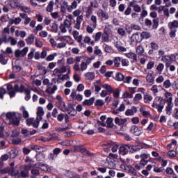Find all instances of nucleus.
<instances>
[{"label": "nucleus", "mask_w": 178, "mask_h": 178, "mask_svg": "<svg viewBox=\"0 0 178 178\" xmlns=\"http://www.w3.org/2000/svg\"><path fill=\"white\" fill-rule=\"evenodd\" d=\"M36 161H38V162H44V161H45V154H37Z\"/></svg>", "instance_id": "nucleus-43"}, {"label": "nucleus", "mask_w": 178, "mask_h": 178, "mask_svg": "<svg viewBox=\"0 0 178 178\" xmlns=\"http://www.w3.org/2000/svg\"><path fill=\"white\" fill-rule=\"evenodd\" d=\"M83 22V15H80L76 17V22L74 26V29H76V30H80L81 27V23Z\"/></svg>", "instance_id": "nucleus-18"}, {"label": "nucleus", "mask_w": 178, "mask_h": 178, "mask_svg": "<svg viewBox=\"0 0 178 178\" xmlns=\"http://www.w3.org/2000/svg\"><path fill=\"white\" fill-rule=\"evenodd\" d=\"M163 86L164 87V88H166V89L170 88V87H172V83L170 82V80L166 79L163 82Z\"/></svg>", "instance_id": "nucleus-54"}, {"label": "nucleus", "mask_w": 178, "mask_h": 178, "mask_svg": "<svg viewBox=\"0 0 178 178\" xmlns=\"http://www.w3.org/2000/svg\"><path fill=\"white\" fill-rule=\"evenodd\" d=\"M31 170V164L25 165L23 168L21 169L20 172L17 171L15 172V178H24L29 177V172Z\"/></svg>", "instance_id": "nucleus-3"}, {"label": "nucleus", "mask_w": 178, "mask_h": 178, "mask_svg": "<svg viewBox=\"0 0 178 178\" xmlns=\"http://www.w3.org/2000/svg\"><path fill=\"white\" fill-rule=\"evenodd\" d=\"M8 41L10 43V45L15 46L17 44V40L13 37H9Z\"/></svg>", "instance_id": "nucleus-56"}, {"label": "nucleus", "mask_w": 178, "mask_h": 178, "mask_svg": "<svg viewBox=\"0 0 178 178\" xmlns=\"http://www.w3.org/2000/svg\"><path fill=\"white\" fill-rule=\"evenodd\" d=\"M168 26L170 29V30H177V29H178V21L173 20L172 22H170L168 24Z\"/></svg>", "instance_id": "nucleus-20"}, {"label": "nucleus", "mask_w": 178, "mask_h": 178, "mask_svg": "<svg viewBox=\"0 0 178 178\" xmlns=\"http://www.w3.org/2000/svg\"><path fill=\"white\" fill-rule=\"evenodd\" d=\"M22 22V19L20 17H15V19H10L8 21V24H15L17 26L18 24H20V22Z\"/></svg>", "instance_id": "nucleus-27"}, {"label": "nucleus", "mask_w": 178, "mask_h": 178, "mask_svg": "<svg viewBox=\"0 0 178 178\" xmlns=\"http://www.w3.org/2000/svg\"><path fill=\"white\" fill-rule=\"evenodd\" d=\"M65 176L68 178H80V175L73 171L67 172Z\"/></svg>", "instance_id": "nucleus-26"}, {"label": "nucleus", "mask_w": 178, "mask_h": 178, "mask_svg": "<svg viewBox=\"0 0 178 178\" xmlns=\"http://www.w3.org/2000/svg\"><path fill=\"white\" fill-rule=\"evenodd\" d=\"M122 66L127 67L130 64V62L127 58H122L121 60Z\"/></svg>", "instance_id": "nucleus-63"}, {"label": "nucleus", "mask_w": 178, "mask_h": 178, "mask_svg": "<svg viewBox=\"0 0 178 178\" xmlns=\"http://www.w3.org/2000/svg\"><path fill=\"white\" fill-rule=\"evenodd\" d=\"M7 91H8V94L10 98H13L16 92L13 90V86L9 84L7 86Z\"/></svg>", "instance_id": "nucleus-29"}, {"label": "nucleus", "mask_w": 178, "mask_h": 178, "mask_svg": "<svg viewBox=\"0 0 178 178\" xmlns=\"http://www.w3.org/2000/svg\"><path fill=\"white\" fill-rule=\"evenodd\" d=\"M113 44L118 52H126L127 51V49H126L123 44V42L118 40V37L116 36L114 37Z\"/></svg>", "instance_id": "nucleus-7"}, {"label": "nucleus", "mask_w": 178, "mask_h": 178, "mask_svg": "<svg viewBox=\"0 0 178 178\" xmlns=\"http://www.w3.org/2000/svg\"><path fill=\"white\" fill-rule=\"evenodd\" d=\"M141 128H138V127L134 125L131 127V132L132 134H134V136H141L142 131Z\"/></svg>", "instance_id": "nucleus-17"}, {"label": "nucleus", "mask_w": 178, "mask_h": 178, "mask_svg": "<svg viewBox=\"0 0 178 178\" xmlns=\"http://www.w3.org/2000/svg\"><path fill=\"white\" fill-rule=\"evenodd\" d=\"M136 52L138 55H143L144 54V47L143 46H138L136 47Z\"/></svg>", "instance_id": "nucleus-62"}, {"label": "nucleus", "mask_w": 178, "mask_h": 178, "mask_svg": "<svg viewBox=\"0 0 178 178\" xmlns=\"http://www.w3.org/2000/svg\"><path fill=\"white\" fill-rule=\"evenodd\" d=\"M72 1L73 2L71 3V6H69L67 9V12H69V13H72V10H74V9H76L77 5H79V1L76 0H72Z\"/></svg>", "instance_id": "nucleus-22"}, {"label": "nucleus", "mask_w": 178, "mask_h": 178, "mask_svg": "<svg viewBox=\"0 0 178 178\" xmlns=\"http://www.w3.org/2000/svg\"><path fill=\"white\" fill-rule=\"evenodd\" d=\"M85 76L87 80H94L95 79V74L94 72H87Z\"/></svg>", "instance_id": "nucleus-46"}, {"label": "nucleus", "mask_w": 178, "mask_h": 178, "mask_svg": "<svg viewBox=\"0 0 178 178\" xmlns=\"http://www.w3.org/2000/svg\"><path fill=\"white\" fill-rule=\"evenodd\" d=\"M105 105V102L101 99H97L95 102V106H97V109L99 111L102 108V106Z\"/></svg>", "instance_id": "nucleus-24"}, {"label": "nucleus", "mask_w": 178, "mask_h": 178, "mask_svg": "<svg viewBox=\"0 0 178 178\" xmlns=\"http://www.w3.org/2000/svg\"><path fill=\"white\" fill-rule=\"evenodd\" d=\"M54 5H55V3H54V1H51L50 2H49L46 8L47 12H49L50 13L54 12Z\"/></svg>", "instance_id": "nucleus-36"}, {"label": "nucleus", "mask_w": 178, "mask_h": 178, "mask_svg": "<svg viewBox=\"0 0 178 178\" xmlns=\"http://www.w3.org/2000/svg\"><path fill=\"white\" fill-rule=\"evenodd\" d=\"M90 21L92 23V26L94 27V29H97V26H98L97 22V16L91 15Z\"/></svg>", "instance_id": "nucleus-41"}, {"label": "nucleus", "mask_w": 178, "mask_h": 178, "mask_svg": "<svg viewBox=\"0 0 178 178\" xmlns=\"http://www.w3.org/2000/svg\"><path fill=\"white\" fill-rule=\"evenodd\" d=\"M163 97L157 96L155 97L154 99V103L152 104L153 108H156L159 112H162L163 110L165 102L169 103V102H172L173 101V94L170 92H165L163 94Z\"/></svg>", "instance_id": "nucleus-1"}, {"label": "nucleus", "mask_w": 178, "mask_h": 178, "mask_svg": "<svg viewBox=\"0 0 178 178\" xmlns=\"http://www.w3.org/2000/svg\"><path fill=\"white\" fill-rule=\"evenodd\" d=\"M29 52V47H24L23 49H16L15 51V58H24Z\"/></svg>", "instance_id": "nucleus-12"}, {"label": "nucleus", "mask_w": 178, "mask_h": 178, "mask_svg": "<svg viewBox=\"0 0 178 178\" xmlns=\"http://www.w3.org/2000/svg\"><path fill=\"white\" fill-rule=\"evenodd\" d=\"M14 90L17 92H23V91H24L26 101H29L30 98H31V95H30L31 94V91L29 88L24 89L23 85H21L20 86H19V85H15Z\"/></svg>", "instance_id": "nucleus-6"}, {"label": "nucleus", "mask_w": 178, "mask_h": 178, "mask_svg": "<svg viewBox=\"0 0 178 178\" xmlns=\"http://www.w3.org/2000/svg\"><path fill=\"white\" fill-rule=\"evenodd\" d=\"M151 37V34L149 32L145 31V32H142L140 34V38H142V40H143L144 38L145 40Z\"/></svg>", "instance_id": "nucleus-49"}, {"label": "nucleus", "mask_w": 178, "mask_h": 178, "mask_svg": "<svg viewBox=\"0 0 178 178\" xmlns=\"http://www.w3.org/2000/svg\"><path fill=\"white\" fill-rule=\"evenodd\" d=\"M34 34H31L26 39V44H31L33 42H34Z\"/></svg>", "instance_id": "nucleus-45"}, {"label": "nucleus", "mask_w": 178, "mask_h": 178, "mask_svg": "<svg viewBox=\"0 0 178 178\" xmlns=\"http://www.w3.org/2000/svg\"><path fill=\"white\" fill-rule=\"evenodd\" d=\"M124 55L127 58H129V59H132L134 63H136V62H138L137 55L136 54L133 52H129V53H125Z\"/></svg>", "instance_id": "nucleus-21"}, {"label": "nucleus", "mask_w": 178, "mask_h": 178, "mask_svg": "<svg viewBox=\"0 0 178 178\" xmlns=\"http://www.w3.org/2000/svg\"><path fill=\"white\" fill-rule=\"evenodd\" d=\"M153 98L151 95H145L143 97V100L145 104H149L152 101Z\"/></svg>", "instance_id": "nucleus-42"}, {"label": "nucleus", "mask_w": 178, "mask_h": 178, "mask_svg": "<svg viewBox=\"0 0 178 178\" xmlns=\"http://www.w3.org/2000/svg\"><path fill=\"white\" fill-rule=\"evenodd\" d=\"M9 157L11 159H15V158L16 156H17V154H19V152H17V149H11L10 152H9Z\"/></svg>", "instance_id": "nucleus-33"}, {"label": "nucleus", "mask_w": 178, "mask_h": 178, "mask_svg": "<svg viewBox=\"0 0 178 178\" xmlns=\"http://www.w3.org/2000/svg\"><path fill=\"white\" fill-rule=\"evenodd\" d=\"M38 72L40 74H41L42 76H44V74H47V68H45V67L39 66Z\"/></svg>", "instance_id": "nucleus-52"}, {"label": "nucleus", "mask_w": 178, "mask_h": 178, "mask_svg": "<svg viewBox=\"0 0 178 178\" xmlns=\"http://www.w3.org/2000/svg\"><path fill=\"white\" fill-rule=\"evenodd\" d=\"M113 63L115 67H120V63H122V57H115Z\"/></svg>", "instance_id": "nucleus-37"}, {"label": "nucleus", "mask_w": 178, "mask_h": 178, "mask_svg": "<svg viewBox=\"0 0 178 178\" xmlns=\"http://www.w3.org/2000/svg\"><path fill=\"white\" fill-rule=\"evenodd\" d=\"M115 79L117 81H123V80H124V75H123V74H122L121 72H117L115 74Z\"/></svg>", "instance_id": "nucleus-38"}, {"label": "nucleus", "mask_w": 178, "mask_h": 178, "mask_svg": "<svg viewBox=\"0 0 178 178\" xmlns=\"http://www.w3.org/2000/svg\"><path fill=\"white\" fill-rule=\"evenodd\" d=\"M20 17H22V19H24V24L27 25L29 24V23H30V22H31V19L29 17H27V14H24V13H21L19 15Z\"/></svg>", "instance_id": "nucleus-31"}, {"label": "nucleus", "mask_w": 178, "mask_h": 178, "mask_svg": "<svg viewBox=\"0 0 178 178\" xmlns=\"http://www.w3.org/2000/svg\"><path fill=\"white\" fill-rule=\"evenodd\" d=\"M57 119L58 122H62L65 119V123H67L69 122V115L67 114L60 113L58 115Z\"/></svg>", "instance_id": "nucleus-25"}, {"label": "nucleus", "mask_w": 178, "mask_h": 178, "mask_svg": "<svg viewBox=\"0 0 178 178\" xmlns=\"http://www.w3.org/2000/svg\"><path fill=\"white\" fill-rule=\"evenodd\" d=\"M174 105L175 104L172 103V102L167 103V106L165 108L166 112H172V111H173Z\"/></svg>", "instance_id": "nucleus-50"}, {"label": "nucleus", "mask_w": 178, "mask_h": 178, "mask_svg": "<svg viewBox=\"0 0 178 178\" xmlns=\"http://www.w3.org/2000/svg\"><path fill=\"white\" fill-rule=\"evenodd\" d=\"M35 47H37V48H42V45H44V43L42 42V41H41V40L35 38Z\"/></svg>", "instance_id": "nucleus-51"}, {"label": "nucleus", "mask_w": 178, "mask_h": 178, "mask_svg": "<svg viewBox=\"0 0 178 178\" xmlns=\"http://www.w3.org/2000/svg\"><path fill=\"white\" fill-rule=\"evenodd\" d=\"M151 91H152L154 95H156L159 91L158 89V85H153L151 88Z\"/></svg>", "instance_id": "nucleus-57"}, {"label": "nucleus", "mask_w": 178, "mask_h": 178, "mask_svg": "<svg viewBox=\"0 0 178 178\" xmlns=\"http://www.w3.org/2000/svg\"><path fill=\"white\" fill-rule=\"evenodd\" d=\"M126 122H127V119H120L119 118H115V123L116 124H118V126H123V124H124V123H126Z\"/></svg>", "instance_id": "nucleus-30"}, {"label": "nucleus", "mask_w": 178, "mask_h": 178, "mask_svg": "<svg viewBox=\"0 0 178 178\" xmlns=\"http://www.w3.org/2000/svg\"><path fill=\"white\" fill-rule=\"evenodd\" d=\"M94 101H95V98L91 97L89 99H86L83 101V104L85 106H90L94 104Z\"/></svg>", "instance_id": "nucleus-32"}, {"label": "nucleus", "mask_w": 178, "mask_h": 178, "mask_svg": "<svg viewBox=\"0 0 178 178\" xmlns=\"http://www.w3.org/2000/svg\"><path fill=\"white\" fill-rule=\"evenodd\" d=\"M128 174L130 176H138L137 170L131 165L128 166Z\"/></svg>", "instance_id": "nucleus-28"}, {"label": "nucleus", "mask_w": 178, "mask_h": 178, "mask_svg": "<svg viewBox=\"0 0 178 178\" xmlns=\"http://www.w3.org/2000/svg\"><path fill=\"white\" fill-rule=\"evenodd\" d=\"M60 72L62 73H66V72H68V73H70V66L69 65H63L59 69Z\"/></svg>", "instance_id": "nucleus-39"}, {"label": "nucleus", "mask_w": 178, "mask_h": 178, "mask_svg": "<svg viewBox=\"0 0 178 178\" xmlns=\"http://www.w3.org/2000/svg\"><path fill=\"white\" fill-rule=\"evenodd\" d=\"M59 29L63 33H72V22L67 19H65L63 24H60Z\"/></svg>", "instance_id": "nucleus-8"}, {"label": "nucleus", "mask_w": 178, "mask_h": 178, "mask_svg": "<svg viewBox=\"0 0 178 178\" xmlns=\"http://www.w3.org/2000/svg\"><path fill=\"white\" fill-rule=\"evenodd\" d=\"M6 119H8L10 123L11 124H14V126H19L20 123V120L16 115V113L15 112H10L7 113L6 115Z\"/></svg>", "instance_id": "nucleus-4"}, {"label": "nucleus", "mask_w": 178, "mask_h": 178, "mask_svg": "<svg viewBox=\"0 0 178 178\" xmlns=\"http://www.w3.org/2000/svg\"><path fill=\"white\" fill-rule=\"evenodd\" d=\"M51 29L53 33H58V24L56 22L51 24Z\"/></svg>", "instance_id": "nucleus-59"}, {"label": "nucleus", "mask_w": 178, "mask_h": 178, "mask_svg": "<svg viewBox=\"0 0 178 178\" xmlns=\"http://www.w3.org/2000/svg\"><path fill=\"white\" fill-rule=\"evenodd\" d=\"M103 88H104V90H106V91L108 92V95H111V94H112V92H113V89L112 88L111 86H110V85L108 84H104L102 85Z\"/></svg>", "instance_id": "nucleus-34"}, {"label": "nucleus", "mask_w": 178, "mask_h": 178, "mask_svg": "<svg viewBox=\"0 0 178 178\" xmlns=\"http://www.w3.org/2000/svg\"><path fill=\"white\" fill-rule=\"evenodd\" d=\"M143 41V38L140 36V33H134L131 36V42H141Z\"/></svg>", "instance_id": "nucleus-16"}, {"label": "nucleus", "mask_w": 178, "mask_h": 178, "mask_svg": "<svg viewBox=\"0 0 178 178\" xmlns=\"http://www.w3.org/2000/svg\"><path fill=\"white\" fill-rule=\"evenodd\" d=\"M96 14L97 17L102 22H105L106 20H108L109 19V14H108V13L104 11L103 10L99 9L97 11Z\"/></svg>", "instance_id": "nucleus-10"}, {"label": "nucleus", "mask_w": 178, "mask_h": 178, "mask_svg": "<svg viewBox=\"0 0 178 178\" xmlns=\"http://www.w3.org/2000/svg\"><path fill=\"white\" fill-rule=\"evenodd\" d=\"M55 5L57 8H60L61 13H66L69 9V3L65 0H56Z\"/></svg>", "instance_id": "nucleus-5"}, {"label": "nucleus", "mask_w": 178, "mask_h": 178, "mask_svg": "<svg viewBox=\"0 0 178 178\" xmlns=\"http://www.w3.org/2000/svg\"><path fill=\"white\" fill-rule=\"evenodd\" d=\"M42 116H44V112H38L35 120L34 118H28L26 120V125L33 126L35 129H38V124L42 120Z\"/></svg>", "instance_id": "nucleus-2"}, {"label": "nucleus", "mask_w": 178, "mask_h": 178, "mask_svg": "<svg viewBox=\"0 0 178 178\" xmlns=\"http://www.w3.org/2000/svg\"><path fill=\"white\" fill-rule=\"evenodd\" d=\"M131 16L133 20H137L138 22H140V20H141V17H140V15L137 13H132Z\"/></svg>", "instance_id": "nucleus-48"}, {"label": "nucleus", "mask_w": 178, "mask_h": 178, "mask_svg": "<svg viewBox=\"0 0 178 178\" xmlns=\"http://www.w3.org/2000/svg\"><path fill=\"white\" fill-rule=\"evenodd\" d=\"M163 69H165V65L163 63H159L157 65L156 70H157L159 74H162Z\"/></svg>", "instance_id": "nucleus-47"}, {"label": "nucleus", "mask_w": 178, "mask_h": 178, "mask_svg": "<svg viewBox=\"0 0 178 178\" xmlns=\"http://www.w3.org/2000/svg\"><path fill=\"white\" fill-rule=\"evenodd\" d=\"M163 60L165 62V63H169L170 62H176V54H172L170 56H165L163 58Z\"/></svg>", "instance_id": "nucleus-19"}, {"label": "nucleus", "mask_w": 178, "mask_h": 178, "mask_svg": "<svg viewBox=\"0 0 178 178\" xmlns=\"http://www.w3.org/2000/svg\"><path fill=\"white\" fill-rule=\"evenodd\" d=\"M53 74L54 76H56V77H58V79H59V76L62 74V72H60V70H59L58 68H56L53 71Z\"/></svg>", "instance_id": "nucleus-60"}, {"label": "nucleus", "mask_w": 178, "mask_h": 178, "mask_svg": "<svg viewBox=\"0 0 178 178\" xmlns=\"http://www.w3.org/2000/svg\"><path fill=\"white\" fill-rule=\"evenodd\" d=\"M87 63L86 62H82L79 65V63H75L73 66L74 70L76 72H79V73H81V72H84V70H87Z\"/></svg>", "instance_id": "nucleus-11"}, {"label": "nucleus", "mask_w": 178, "mask_h": 178, "mask_svg": "<svg viewBox=\"0 0 178 178\" xmlns=\"http://www.w3.org/2000/svg\"><path fill=\"white\" fill-rule=\"evenodd\" d=\"M55 130L56 131H58V133H63L64 131L70 130V126H67L64 128L56 127Z\"/></svg>", "instance_id": "nucleus-44"}, {"label": "nucleus", "mask_w": 178, "mask_h": 178, "mask_svg": "<svg viewBox=\"0 0 178 178\" xmlns=\"http://www.w3.org/2000/svg\"><path fill=\"white\" fill-rule=\"evenodd\" d=\"M39 35L41 37V38H47V37H48V31H42L39 33Z\"/></svg>", "instance_id": "nucleus-64"}, {"label": "nucleus", "mask_w": 178, "mask_h": 178, "mask_svg": "<svg viewBox=\"0 0 178 178\" xmlns=\"http://www.w3.org/2000/svg\"><path fill=\"white\" fill-rule=\"evenodd\" d=\"M130 154H134V152H138L140 149H143V146L140 145H129Z\"/></svg>", "instance_id": "nucleus-14"}, {"label": "nucleus", "mask_w": 178, "mask_h": 178, "mask_svg": "<svg viewBox=\"0 0 178 178\" xmlns=\"http://www.w3.org/2000/svg\"><path fill=\"white\" fill-rule=\"evenodd\" d=\"M141 99H143V95L140 93H137L134 97V104H138Z\"/></svg>", "instance_id": "nucleus-40"}, {"label": "nucleus", "mask_w": 178, "mask_h": 178, "mask_svg": "<svg viewBox=\"0 0 178 178\" xmlns=\"http://www.w3.org/2000/svg\"><path fill=\"white\" fill-rule=\"evenodd\" d=\"M58 40L60 42L65 41V42H67V44H69V45H73V41L72 40V38L69 35L58 36Z\"/></svg>", "instance_id": "nucleus-13"}, {"label": "nucleus", "mask_w": 178, "mask_h": 178, "mask_svg": "<svg viewBox=\"0 0 178 178\" xmlns=\"http://www.w3.org/2000/svg\"><path fill=\"white\" fill-rule=\"evenodd\" d=\"M31 148L33 151H35V152H44V147L41 146L31 145Z\"/></svg>", "instance_id": "nucleus-35"}, {"label": "nucleus", "mask_w": 178, "mask_h": 178, "mask_svg": "<svg viewBox=\"0 0 178 178\" xmlns=\"http://www.w3.org/2000/svg\"><path fill=\"white\" fill-rule=\"evenodd\" d=\"M107 127L110 129H113V120L111 118H107L106 120Z\"/></svg>", "instance_id": "nucleus-53"}, {"label": "nucleus", "mask_w": 178, "mask_h": 178, "mask_svg": "<svg viewBox=\"0 0 178 178\" xmlns=\"http://www.w3.org/2000/svg\"><path fill=\"white\" fill-rule=\"evenodd\" d=\"M97 28H94V26H91L90 25H88L86 26V31L88 33V34H92L94 33V30H95Z\"/></svg>", "instance_id": "nucleus-61"}, {"label": "nucleus", "mask_w": 178, "mask_h": 178, "mask_svg": "<svg viewBox=\"0 0 178 178\" xmlns=\"http://www.w3.org/2000/svg\"><path fill=\"white\" fill-rule=\"evenodd\" d=\"M130 6L133 8L134 12H136L138 13H140V12H141V6L136 3L134 1L130 3Z\"/></svg>", "instance_id": "nucleus-23"}, {"label": "nucleus", "mask_w": 178, "mask_h": 178, "mask_svg": "<svg viewBox=\"0 0 178 178\" xmlns=\"http://www.w3.org/2000/svg\"><path fill=\"white\" fill-rule=\"evenodd\" d=\"M56 105L59 108L62 112H65L66 111V105H65V102L63 101V97L62 96L58 95L56 97Z\"/></svg>", "instance_id": "nucleus-9"}, {"label": "nucleus", "mask_w": 178, "mask_h": 178, "mask_svg": "<svg viewBox=\"0 0 178 178\" xmlns=\"http://www.w3.org/2000/svg\"><path fill=\"white\" fill-rule=\"evenodd\" d=\"M129 145H122L120 147L119 152L121 155H127L129 154Z\"/></svg>", "instance_id": "nucleus-15"}, {"label": "nucleus", "mask_w": 178, "mask_h": 178, "mask_svg": "<svg viewBox=\"0 0 178 178\" xmlns=\"http://www.w3.org/2000/svg\"><path fill=\"white\" fill-rule=\"evenodd\" d=\"M104 49L107 54H112V51H113L112 47L108 44H104Z\"/></svg>", "instance_id": "nucleus-58"}, {"label": "nucleus", "mask_w": 178, "mask_h": 178, "mask_svg": "<svg viewBox=\"0 0 178 178\" xmlns=\"http://www.w3.org/2000/svg\"><path fill=\"white\" fill-rule=\"evenodd\" d=\"M56 56H58V53H54L53 54L49 55L46 60L47 62H51V60H54L55 59Z\"/></svg>", "instance_id": "nucleus-55"}]
</instances>
